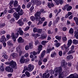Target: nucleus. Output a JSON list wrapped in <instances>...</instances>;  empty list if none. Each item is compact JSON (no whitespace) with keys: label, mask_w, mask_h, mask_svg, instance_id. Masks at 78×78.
I'll list each match as a JSON object with an SVG mask.
<instances>
[{"label":"nucleus","mask_w":78,"mask_h":78,"mask_svg":"<svg viewBox=\"0 0 78 78\" xmlns=\"http://www.w3.org/2000/svg\"><path fill=\"white\" fill-rule=\"evenodd\" d=\"M34 65L30 64L28 66V68L27 67V66H25L24 67V70H23L22 73H25V72L26 70H27L29 72H31V71L34 69Z\"/></svg>","instance_id":"nucleus-1"},{"label":"nucleus","mask_w":78,"mask_h":78,"mask_svg":"<svg viewBox=\"0 0 78 78\" xmlns=\"http://www.w3.org/2000/svg\"><path fill=\"white\" fill-rule=\"evenodd\" d=\"M19 35V34L18 33H16L15 34L14 33H12L11 37L14 42L16 41V39L18 37Z\"/></svg>","instance_id":"nucleus-2"},{"label":"nucleus","mask_w":78,"mask_h":78,"mask_svg":"<svg viewBox=\"0 0 78 78\" xmlns=\"http://www.w3.org/2000/svg\"><path fill=\"white\" fill-rule=\"evenodd\" d=\"M40 15L41 12L39 11H38L35 14L36 19L37 21H39L40 20V19H41Z\"/></svg>","instance_id":"nucleus-3"},{"label":"nucleus","mask_w":78,"mask_h":78,"mask_svg":"<svg viewBox=\"0 0 78 78\" xmlns=\"http://www.w3.org/2000/svg\"><path fill=\"white\" fill-rule=\"evenodd\" d=\"M55 71L56 74H59L62 72L61 67H57L55 68Z\"/></svg>","instance_id":"nucleus-4"},{"label":"nucleus","mask_w":78,"mask_h":78,"mask_svg":"<svg viewBox=\"0 0 78 78\" xmlns=\"http://www.w3.org/2000/svg\"><path fill=\"white\" fill-rule=\"evenodd\" d=\"M10 62H12V64L10 63L9 65V66L11 68H15V67H16V66H17V64L16 62H14L13 60H12Z\"/></svg>","instance_id":"nucleus-5"},{"label":"nucleus","mask_w":78,"mask_h":78,"mask_svg":"<svg viewBox=\"0 0 78 78\" xmlns=\"http://www.w3.org/2000/svg\"><path fill=\"white\" fill-rule=\"evenodd\" d=\"M33 3L34 5H41L42 4V2L41 1L38 0H34L33 1Z\"/></svg>","instance_id":"nucleus-6"},{"label":"nucleus","mask_w":78,"mask_h":78,"mask_svg":"<svg viewBox=\"0 0 78 78\" xmlns=\"http://www.w3.org/2000/svg\"><path fill=\"white\" fill-rule=\"evenodd\" d=\"M74 45H72L71 48V50H70L69 52L67 53V55H70V54L73 53L74 52H75V51H74Z\"/></svg>","instance_id":"nucleus-7"},{"label":"nucleus","mask_w":78,"mask_h":78,"mask_svg":"<svg viewBox=\"0 0 78 78\" xmlns=\"http://www.w3.org/2000/svg\"><path fill=\"white\" fill-rule=\"evenodd\" d=\"M5 70L7 72H13V69H11V67L9 66H7L5 68Z\"/></svg>","instance_id":"nucleus-8"},{"label":"nucleus","mask_w":78,"mask_h":78,"mask_svg":"<svg viewBox=\"0 0 78 78\" xmlns=\"http://www.w3.org/2000/svg\"><path fill=\"white\" fill-rule=\"evenodd\" d=\"M66 10L67 11H70V10L72 9V7L69 4H66Z\"/></svg>","instance_id":"nucleus-9"},{"label":"nucleus","mask_w":78,"mask_h":78,"mask_svg":"<svg viewBox=\"0 0 78 78\" xmlns=\"http://www.w3.org/2000/svg\"><path fill=\"white\" fill-rule=\"evenodd\" d=\"M17 33H19L20 35H21V36H23V34H24V33L23 30H22V28H19V30L17 31Z\"/></svg>","instance_id":"nucleus-10"},{"label":"nucleus","mask_w":78,"mask_h":78,"mask_svg":"<svg viewBox=\"0 0 78 78\" xmlns=\"http://www.w3.org/2000/svg\"><path fill=\"white\" fill-rule=\"evenodd\" d=\"M6 41V38L4 36H2L0 40V42L2 43H3L4 42H5Z\"/></svg>","instance_id":"nucleus-11"},{"label":"nucleus","mask_w":78,"mask_h":78,"mask_svg":"<svg viewBox=\"0 0 78 78\" xmlns=\"http://www.w3.org/2000/svg\"><path fill=\"white\" fill-rule=\"evenodd\" d=\"M18 43H23L24 42V40L21 37H20L17 40Z\"/></svg>","instance_id":"nucleus-12"},{"label":"nucleus","mask_w":78,"mask_h":78,"mask_svg":"<svg viewBox=\"0 0 78 78\" xmlns=\"http://www.w3.org/2000/svg\"><path fill=\"white\" fill-rule=\"evenodd\" d=\"M20 62L21 64H23L25 63V59L24 58V57L23 56H22L21 57Z\"/></svg>","instance_id":"nucleus-13"},{"label":"nucleus","mask_w":78,"mask_h":78,"mask_svg":"<svg viewBox=\"0 0 78 78\" xmlns=\"http://www.w3.org/2000/svg\"><path fill=\"white\" fill-rule=\"evenodd\" d=\"M72 44V40L70 39L68 40L67 44L68 47H69Z\"/></svg>","instance_id":"nucleus-14"},{"label":"nucleus","mask_w":78,"mask_h":78,"mask_svg":"<svg viewBox=\"0 0 78 78\" xmlns=\"http://www.w3.org/2000/svg\"><path fill=\"white\" fill-rule=\"evenodd\" d=\"M17 23L19 24L20 26H22L23 25L24 23L22 21V20H19L18 22H17Z\"/></svg>","instance_id":"nucleus-15"},{"label":"nucleus","mask_w":78,"mask_h":78,"mask_svg":"<svg viewBox=\"0 0 78 78\" xmlns=\"http://www.w3.org/2000/svg\"><path fill=\"white\" fill-rule=\"evenodd\" d=\"M7 44L8 46H13V44L12 43V41L10 40L7 42Z\"/></svg>","instance_id":"nucleus-16"},{"label":"nucleus","mask_w":78,"mask_h":78,"mask_svg":"<svg viewBox=\"0 0 78 78\" xmlns=\"http://www.w3.org/2000/svg\"><path fill=\"white\" fill-rule=\"evenodd\" d=\"M66 58L67 59H72L73 58V57L72 55H69L67 56Z\"/></svg>","instance_id":"nucleus-17"},{"label":"nucleus","mask_w":78,"mask_h":78,"mask_svg":"<svg viewBox=\"0 0 78 78\" xmlns=\"http://www.w3.org/2000/svg\"><path fill=\"white\" fill-rule=\"evenodd\" d=\"M13 5L14 7H17L19 6V4H18V2L17 1H14Z\"/></svg>","instance_id":"nucleus-18"},{"label":"nucleus","mask_w":78,"mask_h":78,"mask_svg":"<svg viewBox=\"0 0 78 78\" xmlns=\"http://www.w3.org/2000/svg\"><path fill=\"white\" fill-rule=\"evenodd\" d=\"M74 37H76V39H78V30L77 31H76L74 33Z\"/></svg>","instance_id":"nucleus-19"},{"label":"nucleus","mask_w":78,"mask_h":78,"mask_svg":"<svg viewBox=\"0 0 78 78\" xmlns=\"http://www.w3.org/2000/svg\"><path fill=\"white\" fill-rule=\"evenodd\" d=\"M61 65L62 66H67V62L65 61L62 60L61 62Z\"/></svg>","instance_id":"nucleus-20"},{"label":"nucleus","mask_w":78,"mask_h":78,"mask_svg":"<svg viewBox=\"0 0 78 78\" xmlns=\"http://www.w3.org/2000/svg\"><path fill=\"white\" fill-rule=\"evenodd\" d=\"M74 20H75L76 25H78V18L76 17H74Z\"/></svg>","instance_id":"nucleus-21"},{"label":"nucleus","mask_w":78,"mask_h":78,"mask_svg":"<svg viewBox=\"0 0 78 78\" xmlns=\"http://www.w3.org/2000/svg\"><path fill=\"white\" fill-rule=\"evenodd\" d=\"M56 52L54 51L53 53L51 54V58H55L57 55Z\"/></svg>","instance_id":"nucleus-22"},{"label":"nucleus","mask_w":78,"mask_h":78,"mask_svg":"<svg viewBox=\"0 0 78 78\" xmlns=\"http://www.w3.org/2000/svg\"><path fill=\"white\" fill-rule=\"evenodd\" d=\"M55 38H56V39L59 41H60L61 40V36H56L55 37Z\"/></svg>","instance_id":"nucleus-23"},{"label":"nucleus","mask_w":78,"mask_h":78,"mask_svg":"<svg viewBox=\"0 0 78 78\" xmlns=\"http://www.w3.org/2000/svg\"><path fill=\"white\" fill-rule=\"evenodd\" d=\"M48 6L49 8H51V7H53V6H54V4L48 3Z\"/></svg>","instance_id":"nucleus-24"},{"label":"nucleus","mask_w":78,"mask_h":78,"mask_svg":"<svg viewBox=\"0 0 78 78\" xmlns=\"http://www.w3.org/2000/svg\"><path fill=\"white\" fill-rule=\"evenodd\" d=\"M33 36H34L35 39H36L38 37L40 36V34H36L33 35Z\"/></svg>","instance_id":"nucleus-25"},{"label":"nucleus","mask_w":78,"mask_h":78,"mask_svg":"<svg viewBox=\"0 0 78 78\" xmlns=\"http://www.w3.org/2000/svg\"><path fill=\"white\" fill-rule=\"evenodd\" d=\"M48 42V41H43L41 42V44L43 45H45Z\"/></svg>","instance_id":"nucleus-26"},{"label":"nucleus","mask_w":78,"mask_h":78,"mask_svg":"<svg viewBox=\"0 0 78 78\" xmlns=\"http://www.w3.org/2000/svg\"><path fill=\"white\" fill-rule=\"evenodd\" d=\"M45 52H46V51L45 50H44L41 53V58H43L44 56L45 55Z\"/></svg>","instance_id":"nucleus-27"},{"label":"nucleus","mask_w":78,"mask_h":78,"mask_svg":"<svg viewBox=\"0 0 78 78\" xmlns=\"http://www.w3.org/2000/svg\"><path fill=\"white\" fill-rule=\"evenodd\" d=\"M50 76V74L48 73V74H46V75H44V76H43L42 77L43 78H49V77Z\"/></svg>","instance_id":"nucleus-28"},{"label":"nucleus","mask_w":78,"mask_h":78,"mask_svg":"<svg viewBox=\"0 0 78 78\" xmlns=\"http://www.w3.org/2000/svg\"><path fill=\"white\" fill-rule=\"evenodd\" d=\"M31 4H32V2H29L27 5V8H30L31 7Z\"/></svg>","instance_id":"nucleus-29"},{"label":"nucleus","mask_w":78,"mask_h":78,"mask_svg":"<svg viewBox=\"0 0 78 78\" xmlns=\"http://www.w3.org/2000/svg\"><path fill=\"white\" fill-rule=\"evenodd\" d=\"M34 6H32L30 8L29 11L31 12H32L33 11V10H34Z\"/></svg>","instance_id":"nucleus-30"},{"label":"nucleus","mask_w":78,"mask_h":78,"mask_svg":"<svg viewBox=\"0 0 78 78\" xmlns=\"http://www.w3.org/2000/svg\"><path fill=\"white\" fill-rule=\"evenodd\" d=\"M6 33V31L4 30H2L0 32V35H3V34H5Z\"/></svg>","instance_id":"nucleus-31"},{"label":"nucleus","mask_w":78,"mask_h":78,"mask_svg":"<svg viewBox=\"0 0 78 78\" xmlns=\"http://www.w3.org/2000/svg\"><path fill=\"white\" fill-rule=\"evenodd\" d=\"M25 74H26L27 77H30V73L28 71H26L25 72Z\"/></svg>","instance_id":"nucleus-32"},{"label":"nucleus","mask_w":78,"mask_h":78,"mask_svg":"<svg viewBox=\"0 0 78 78\" xmlns=\"http://www.w3.org/2000/svg\"><path fill=\"white\" fill-rule=\"evenodd\" d=\"M21 9V7H20V5L18 6L16 10L17 12H19L20 11Z\"/></svg>","instance_id":"nucleus-33"},{"label":"nucleus","mask_w":78,"mask_h":78,"mask_svg":"<svg viewBox=\"0 0 78 78\" xmlns=\"http://www.w3.org/2000/svg\"><path fill=\"white\" fill-rule=\"evenodd\" d=\"M18 15L20 16H22L23 15V10L21 9L20 12H18Z\"/></svg>","instance_id":"nucleus-34"},{"label":"nucleus","mask_w":78,"mask_h":78,"mask_svg":"<svg viewBox=\"0 0 78 78\" xmlns=\"http://www.w3.org/2000/svg\"><path fill=\"white\" fill-rule=\"evenodd\" d=\"M73 43L76 45L77 44H78V41L76 40H74L73 41Z\"/></svg>","instance_id":"nucleus-35"},{"label":"nucleus","mask_w":78,"mask_h":78,"mask_svg":"<svg viewBox=\"0 0 78 78\" xmlns=\"http://www.w3.org/2000/svg\"><path fill=\"white\" fill-rule=\"evenodd\" d=\"M69 33L70 34H73V29L71 28L69 30Z\"/></svg>","instance_id":"nucleus-36"},{"label":"nucleus","mask_w":78,"mask_h":78,"mask_svg":"<svg viewBox=\"0 0 78 78\" xmlns=\"http://www.w3.org/2000/svg\"><path fill=\"white\" fill-rule=\"evenodd\" d=\"M29 46L30 48H33V42H30L29 43Z\"/></svg>","instance_id":"nucleus-37"},{"label":"nucleus","mask_w":78,"mask_h":78,"mask_svg":"<svg viewBox=\"0 0 78 78\" xmlns=\"http://www.w3.org/2000/svg\"><path fill=\"white\" fill-rule=\"evenodd\" d=\"M33 31L34 33H36L37 32L38 29H37L36 28H34L33 29Z\"/></svg>","instance_id":"nucleus-38"},{"label":"nucleus","mask_w":78,"mask_h":78,"mask_svg":"<svg viewBox=\"0 0 78 78\" xmlns=\"http://www.w3.org/2000/svg\"><path fill=\"white\" fill-rule=\"evenodd\" d=\"M54 1H55L57 5H58L59 4V2H60V0H54Z\"/></svg>","instance_id":"nucleus-39"},{"label":"nucleus","mask_w":78,"mask_h":78,"mask_svg":"<svg viewBox=\"0 0 78 78\" xmlns=\"http://www.w3.org/2000/svg\"><path fill=\"white\" fill-rule=\"evenodd\" d=\"M42 31H43V30L42 29H38V31L37 32L38 33L41 34V33L42 32Z\"/></svg>","instance_id":"nucleus-40"},{"label":"nucleus","mask_w":78,"mask_h":78,"mask_svg":"<svg viewBox=\"0 0 78 78\" xmlns=\"http://www.w3.org/2000/svg\"><path fill=\"white\" fill-rule=\"evenodd\" d=\"M13 3H14V1L13 0H11L10 1V2L9 4V5H10V6H11V5H12Z\"/></svg>","instance_id":"nucleus-41"},{"label":"nucleus","mask_w":78,"mask_h":78,"mask_svg":"<svg viewBox=\"0 0 78 78\" xmlns=\"http://www.w3.org/2000/svg\"><path fill=\"white\" fill-rule=\"evenodd\" d=\"M8 12L9 13H13L14 11H13V9H9L8 10Z\"/></svg>","instance_id":"nucleus-42"},{"label":"nucleus","mask_w":78,"mask_h":78,"mask_svg":"<svg viewBox=\"0 0 78 78\" xmlns=\"http://www.w3.org/2000/svg\"><path fill=\"white\" fill-rule=\"evenodd\" d=\"M29 48H30V47H29V46L28 45H27L25 47V49L26 50H28Z\"/></svg>","instance_id":"nucleus-43"},{"label":"nucleus","mask_w":78,"mask_h":78,"mask_svg":"<svg viewBox=\"0 0 78 78\" xmlns=\"http://www.w3.org/2000/svg\"><path fill=\"white\" fill-rule=\"evenodd\" d=\"M47 37V35H43V36H42L41 39L42 40L44 39H45V38H46V37Z\"/></svg>","instance_id":"nucleus-44"},{"label":"nucleus","mask_w":78,"mask_h":78,"mask_svg":"<svg viewBox=\"0 0 78 78\" xmlns=\"http://www.w3.org/2000/svg\"><path fill=\"white\" fill-rule=\"evenodd\" d=\"M30 19L32 21H34L35 20V17L33 16H32L30 17Z\"/></svg>","instance_id":"nucleus-45"},{"label":"nucleus","mask_w":78,"mask_h":78,"mask_svg":"<svg viewBox=\"0 0 78 78\" xmlns=\"http://www.w3.org/2000/svg\"><path fill=\"white\" fill-rule=\"evenodd\" d=\"M29 29H30V27L27 26V27L24 29V30L25 31H28Z\"/></svg>","instance_id":"nucleus-46"},{"label":"nucleus","mask_w":78,"mask_h":78,"mask_svg":"<svg viewBox=\"0 0 78 78\" xmlns=\"http://www.w3.org/2000/svg\"><path fill=\"white\" fill-rule=\"evenodd\" d=\"M49 72L50 74H54V71L52 70H50L49 71Z\"/></svg>","instance_id":"nucleus-47"},{"label":"nucleus","mask_w":78,"mask_h":78,"mask_svg":"<svg viewBox=\"0 0 78 78\" xmlns=\"http://www.w3.org/2000/svg\"><path fill=\"white\" fill-rule=\"evenodd\" d=\"M61 76H62V77H64L65 76V71H63L61 73Z\"/></svg>","instance_id":"nucleus-48"},{"label":"nucleus","mask_w":78,"mask_h":78,"mask_svg":"<svg viewBox=\"0 0 78 78\" xmlns=\"http://www.w3.org/2000/svg\"><path fill=\"white\" fill-rule=\"evenodd\" d=\"M62 41L63 42H64L65 41H67V38L66 37H64L62 38Z\"/></svg>","instance_id":"nucleus-49"},{"label":"nucleus","mask_w":78,"mask_h":78,"mask_svg":"<svg viewBox=\"0 0 78 78\" xmlns=\"http://www.w3.org/2000/svg\"><path fill=\"white\" fill-rule=\"evenodd\" d=\"M58 54L60 56H62V51H59L58 52Z\"/></svg>","instance_id":"nucleus-50"},{"label":"nucleus","mask_w":78,"mask_h":78,"mask_svg":"<svg viewBox=\"0 0 78 78\" xmlns=\"http://www.w3.org/2000/svg\"><path fill=\"white\" fill-rule=\"evenodd\" d=\"M51 51V48H49L47 49V52L48 53H50V51Z\"/></svg>","instance_id":"nucleus-51"},{"label":"nucleus","mask_w":78,"mask_h":78,"mask_svg":"<svg viewBox=\"0 0 78 78\" xmlns=\"http://www.w3.org/2000/svg\"><path fill=\"white\" fill-rule=\"evenodd\" d=\"M12 64V62H7L5 63V64L6 65H9V66L10 65V64Z\"/></svg>","instance_id":"nucleus-52"},{"label":"nucleus","mask_w":78,"mask_h":78,"mask_svg":"<svg viewBox=\"0 0 78 78\" xmlns=\"http://www.w3.org/2000/svg\"><path fill=\"white\" fill-rule=\"evenodd\" d=\"M5 69V68H4L3 67L0 66V70L1 71H3Z\"/></svg>","instance_id":"nucleus-53"},{"label":"nucleus","mask_w":78,"mask_h":78,"mask_svg":"<svg viewBox=\"0 0 78 78\" xmlns=\"http://www.w3.org/2000/svg\"><path fill=\"white\" fill-rule=\"evenodd\" d=\"M42 45H40L38 46V50H42Z\"/></svg>","instance_id":"nucleus-54"},{"label":"nucleus","mask_w":78,"mask_h":78,"mask_svg":"<svg viewBox=\"0 0 78 78\" xmlns=\"http://www.w3.org/2000/svg\"><path fill=\"white\" fill-rule=\"evenodd\" d=\"M16 50L17 51H19L20 50V46H18L16 48Z\"/></svg>","instance_id":"nucleus-55"},{"label":"nucleus","mask_w":78,"mask_h":78,"mask_svg":"<svg viewBox=\"0 0 78 78\" xmlns=\"http://www.w3.org/2000/svg\"><path fill=\"white\" fill-rule=\"evenodd\" d=\"M16 55L15 53H12L11 54V56L13 58H14L15 57V56Z\"/></svg>","instance_id":"nucleus-56"},{"label":"nucleus","mask_w":78,"mask_h":78,"mask_svg":"<svg viewBox=\"0 0 78 78\" xmlns=\"http://www.w3.org/2000/svg\"><path fill=\"white\" fill-rule=\"evenodd\" d=\"M5 59H8V56L6 55H3Z\"/></svg>","instance_id":"nucleus-57"},{"label":"nucleus","mask_w":78,"mask_h":78,"mask_svg":"<svg viewBox=\"0 0 78 78\" xmlns=\"http://www.w3.org/2000/svg\"><path fill=\"white\" fill-rule=\"evenodd\" d=\"M13 16L15 17H17V16H18V15H17V12H14V13L13 14Z\"/></svg>","instance_id":"nucleus-58"},{"label":"nucleus","mask_w":78,"mask_h":78,"mask_svg":"<svg viewBox=\"0 0 78 78\" xmlns=\"http://www.w3.org/2000/svg\"><path fill=\"white\" fill-rule=\"evenodd\" d=\"M48 34H53V31H52L51 32V31L50 30H48Z\"/></svg>","instance_id":"nucleus-59"},{"label":"nucleus","mask_w":78,"mask_h":78,"mask_svg":"<svg viewBox=\"0 0 78 78\" xmlns=\"http://www.w3.org/2000/svg\"><path fill=\"white\" fill-rule=\"evenodd\" d=\"M69 47H68V46L67 47H65V50L66 51H68V50H69Z\"/></svg>","instance_id":"nucleus-60"},{"label":"nucleus","mask_w":78,"mask_h":78,"mask_svg":"<svg viewBox=\"0 0 78 78\" xmlns=\"http://www.w3.org/2000/svg\"><path fill=\"white\" fill-rule=\"evenodd\" d=\"M43 21L41 20L39 21V23H37V25H40V24H42L43 23Z\"/></svg>","instance_id":"nucleus-61"},{"label":"nucleus","mask_w":78,"mask_h":78,"mask_svg":"<svg viewBox=\"0 0 78 78\" xmlns=\"http://www.w3.org/2000/svg\"><path fill=\"white\" fill-rule=\"evenodd\" d=\"M42 62L41 61L39 60L38 61V65H39V66H41L42 65Z\"/></svg>","instance_id":"nucleus-62"},{"label":"nucleus","mask_w":78,"mask_h":78,"mask_svg":"<svg viewBox=\"0 0 78 78\" xmlns=\"http://www.w3.org/2000/svg\"><path fill=\"white\" fill-rule=\"evenodd\" d=\"M67 7L66 6V5H65L63 8H62V10L63 11H66V9H67Z\"/></svg>","instance_id":"nucleus-63"},{"label":"nucleus","mask_w":78,"mask_h":78,"mask_svg":"<svg viewBox=\"0 0 78 78\" xmlns=\"http://www.w3.org/2000/svg\"><path fill=\"white\" fill-rule=\"evenodd\" d=\"M41 12H42V13H45L46 12L44 10V9H42L40 10Z\"/></svg>","instance_id":"nucleus-64"}]
</instances>
